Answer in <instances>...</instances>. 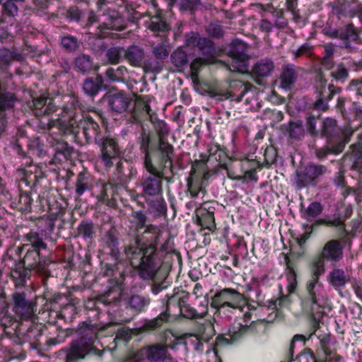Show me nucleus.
<instances>
[{"label":"nucleus","mask_w":362,"mask_h":362,"mask_svg":"<svg viewBox=\"0 0 362 362\" xmlns=\"http://www.w3.org/2000/svg\"><path fill=\"white\" fill-rule=\"evenodd\" d=\"M246 45L243 41L235 39L230 45L229 53L231 57L245 58Z\"/></svg>","instance_id":"56"},{"label":"nucleus","mask_w":362,"mask_h":362,"mask_svg":"<svg viewBox=\"0 0 362 362\" xmlns=\"http://www.w3.org/2000/svg\"><path fill=\"white\" fill-rule=\"evenodd\" d=\"M327 172V168L323 165L308 163L306 166L296 170L295 178L296 187L302 189L309 185H316Z\"/></svg>","instance_id":"7"},{"label":"nucleus","mask_w":362,"mask_h":362,"mask_svg":"<svg viewBox=\"0 0 362 362\" xmlns=\"http://www.w3.org/2000/svg\"><path fill=\"white\" fill-rule=\"evenodd\" d=\"M30 107L36 117L49 116L57 110L52 100L45 97L33 98Z\"/></svg>","instance_id":"24"},{"label":"nucleus","mask_w":362,"mask_h":362,"mask_svg":"<svg viewBox=\"0 0 362 362\" xmlns=\"http://www.w3.org/2000/svg\"><path fill=\"white\" fill-rule=\"evenodd\" d=\"M18 13V8L13 0H0V23L6 18H13Z\"/></svg>","instance_id":"40"},{"label":"nucleus","mask_w":362,"mask_h":362,"mask_svg":"<svg viewBox=\"0 0 362 362\" xmlns=\"http://www.w3.org/2000/svg\"><path fill=\"white\" fill-rule=\"evenodd\" d=\"M96 235V228L91 220L85 219L80 222L74 231L75 238H81L84 241L92 242Z\"/></svg>","instance_id":"30"},{"label":"nucleus","mask_w":362,"mask_h":362,"mask_svg":"<svg viewBox=\"0 0 362 362\" xmlns=\"http://www.w3.org/2000/svg\"><path fill=\"white\" fill-rule=\"evenodd\" d=\"M168 300L164 306V310L156 317L146 320L141 327L143 332H151L160 329L164 324L168 323L171 317L170 313V299L171 297L167 296Z\"/></svg>","instance_id":"21"},{"label":"nucleus","mask_w":362,"mask_h":362,"mask_svg":"<svg viewBox=\"0 0 362 362\" xmlns=\"http://www.w3.org/2000/svg\"><path fill=\"white\" fill-rule=\"evenodd\" d=\"M103 83V79L100 75H97L95 78L87 77L82 83V88L87 95L93 97L102 89Z\"/></svg>","instance_id":"36"},{"label":"nucleus","mask_w":362,"mask_h":362,"mask_svg":"<svg viewBox=\"0 0 362 362\" xmlns=\"http://www.w3.org/2000/svg\"><path fill=\"white\" fill-rule=\"evenodd\" d=\"M274 69V63L270 58L265 57L256 62L251 73L255 77L264 78L270 76Z\"/></svg>","instance_id":"32"},{"label":"nucleus","mask_w":362,"mask_h":362,"mask_svg":"<svg viewBox=\"0 0 362 362\" xmlns=\"http://www.w3.org/2000/svg\"><path fill=\"white\" fill-rule=\"evenodd\" d=\"M350 66V62L338 63L331 71V77L337 81L344 82L349 78Z\"/></svg>","instance_id":"49"},{"label":"nucleus","mask_w":362,"mask_h":362,"mask_svg":"<svg viewBox=\"0 0 362 362\" xmlns=\"http://www.w3.org/2000/svg\"><path fill=\"white\" fill-rule=\"evenodd\" d=\"M243 300V296L233 288H223L216 291L211 298V306L216 310V313L221 315L230 309L240 308V303Z\"/></svg>","instance_id":"6"},{"label":"nucleus","mask_w":362,"mask_h":362,"mask_svg":"<svg viewBox=\"0 0 362 362\" xmlns=\"http://www.w3.org/2000/svg\"><path fill=\"white\" fill-rule=\"evenodd\" d=\"M332 13L338 19L343 16L353 18L355 16L362 18V4L356 0H336L332 3Z\"/></svg>","instance_id":"16"},{"label":"nucleus","mask_w":362,"mask_h":362,"mask_svg":"<svg viewBox=\"0 0 362 362\" xmlns=\"http://www.w3.org/2000/svg\"><path fill=\"white\" fill-rule=\"evenodd\" d=\"M140 139V147L145 154L144 163L150 160L156 164H160L165 167V164L170 163L169 168L173 170L172 160L174 154V147L168 141H159L156 138L153 139L149 133L143 130Z\"/></svg>","instance_id":"4"},{"label":"nucleus","mask_w":362,"mask_h":362,"mask_svg":"<svg viewBox=\"0 0 362 362\" xmlns=\"http://www.w3.org/2000/svg\"><path fill=\"white\" fill-rule=\"evenodd\" d=\"M144 49L136 45H132L127 48L124 47L123 58L131 66L134 67H141L146 59H145Z\"/></svg>","instance_id":"25"},{"label":"nucleus","mask_w":362,"mask_h":362,"mask_svg":"<svg viewBox=\"0 0 362 362\" xmlns=\"http://www.w3.org/2000/svg\"><path fill=\"white\" fill-rule=\"evenodd\" d=\"M344 247L338 240L327 241L312 262L313 276L306 285V293L301 300L303 311L315 319L321 316L324 303V289L319 277L325 272V262H338L343 258Z\"/></svg>","instance_id":"2"},{"label":"nucleus","mask_w":362,"mask_h":362,"mask_svg":"<svg viewBox=\"0 0 362 362\" xmlns=\"http://www.w3.org/2000/svg\"><path fill=\"white\" fill-rule=\"evenodd\" d=\"M76 193L78 196H81L86 191L91 188V184L89 177L84 173H80L76 178L75 183Z\"/></svg>","instance_id":"52"},{"label":"nucleus","mask_w":362,"mask_h":362,"mask_svg":"<svg viewBox=\"0 0 362 362\" xmlns=\"http://www.w3.org/2000/svg\"><path fill=\"white\" fill-rule=\"evenodd\" d=\"M226 67L230 71H244L246 69L245 58L232 57L231 64H225Z\"/></svg>","instance_id":"64"},{"label":"nucleus","mask_w":362,"mask_h":362,"mask_svg":"<svg viewBox=\"0 0 362 362\" xmlns=\"http://www.w3.org/2000/svg\"><path fill=\"white\" fill-rule=\"evenodd\" d=\"M122 296V282L117 281L116 285L97 296L101 303L106 305L117 306L121 303Z\"/></svg>","instance_id":"27"},{"label":"nucleus","mask_w":362,"mask_h":362,"mask_svg":"<svg viewBox=\"0 0 362 362\" xmlns=\"http://www.w3.org/2000/svg\"><path fill=\"white\" fill-rule=\"evenodd\" d=\"M323 206L319 202H314L309 204L304 213L305 218L309 221H313L317 216L321 214Z\"/></svg>","instance_id":"58"},{"label":"nucleus","mask_w":362,"mask_h":362,"mask_svg":"<svg viewBox=\"0 0 362 362\" xmlns=\"http://www.w3.org/2000/svg\"><path fill=\"white\" fill-rule=\"evenodd\" d=\"M214 160L218 162V167L219 168L227 170L228 177H232L229 172V168L233 164V161L223 151L216 148L215 152L213 154H210L209 156L207 162L209 163Z\"/></svg>","instance_id":"45"},{"label":"nucleus","mask_w":362,"mask_h":362,"mask_svg":"<svg viewBox=\"0 0 362 362\" xmlns=\"http://www.w3.org/2000/svg\"><path fill=\"white\" fill-rule=\"evenodd\" d=\"M103 327L91 320H86L79 323L76 329V333L80 338L72 341L66 348V353L65 362H78L86 358L88 355L93 354L102 356L103 351L94 346L98 332Z\"/></svg>","instance_id":"3"},{"label":"nucleus","mask_w":362,"mask_h":362,"mask_svg":"<svg viewBox=\"0 0 362 362\" xmlns=\"http://www.w3.org/2000/svg\"><path fill=\"white\" fill-rule=\"evenodd\" d=\"M252 86L249 83H243L239 80H233L229 84V88L226 93V98L231 100L239 102L243 95L252 88Z\"/></svg>","instance_id":"29"},{"label":"nucleus","mask_w":362,"mask_h":362,"mask_svg":"<svg viewBox=\"0 0 362 362\" xmlns=\"http://www.w3.org/2000/svg\"><path fill=\"white\" fill-rule=\"evenodd\" d=\"M202 37L197 32L191 31L185 35L184 45L190 49H194L199 45Z\"/></svg>","instance_id":"60"},{"label":"nucleus","mask_w":362,"mask_h":362,"mask_svg":"<svg viewBox=\"0 0 362 362\" xmlns=\"http://www.w3.org/2000/svg\"><path fill=\"white\" fill-rule=\"evenodd\" d=\"M298 77V68L292 64H284L276 83L281 88L290 90L295 85Z\"/></svg>","instance_id":"20"},{"label":"nucleus","mask_w":362,"mask_h":362,"mask_svg":"<svg viewBox=\"0 0 362 362\" xmlns=\"http://www.w3.org/2000/svg\"><path fill=\"white\" fill-rule=\"evenodd\" d=\"M134 362H140L146 358L148 362H172L173 358L168 351V345L163 343H155L145 346L134 355Z\"/></svg>","instance_id":"10"},{"label":"nucleus","mask_w":362,"mask_h":362,"mask_svg":"<svg viewBox=\"0 0 362 362\" xmlns=\"http://www.w3.org/2000/svg\"><path fill=\"white\" fill-rule=\"evenodd\" d=\"M148 209L155 216H165L167 212V204L161 197L146 201Z\"/></svg>","instance_id":"46"},{"label":"nucleus","mask_w":362,"mask_h":362,"mask_svg":"<svg viewBox=\"0 0 362 362\" xmlns=\"http://www.w3.org/2000/svg\"><path fill=\"white\" fill-rule=\"evenodd\" d=\"M12 310L19 318L28 320L35 315L37 308L36 298H29L25 292L12 294Z\"/></svg>","instance_id":"13"},{"label":"nucleus","mask_w":362,"mask_h":362,"mask_svg":"<svg viewBox=\"0 0 362 362\" xmlns=\"http://www.w3.org/2000/svg\"><path fill=\"white\" fill-rule=\"evenodd\" d=\"M151 53L153 58L145 60L143 70L145 73H158L163 69V62L169 57L170 50L167 45L159 42L152 46Z\"/></svg>","instance_id":"14"},{"label":"nucleus","mask_w":362,"mask_h":362,"mask_svg":"<svg viewBox=\"0 0 362 362\" xmlns=\"http://www.w3.org/2000/svg\"><path fill=\"white\" fill-rule=\"evenodd\" d=\"M83 17V12L76 6H70L66 13V18L69 21L79 22Z\"/></svg>","instance_id":"62"},{"label":"nucleus","mask_w":362,"mask_h":362,"mask_svg":"<svg viewBox=\"0 0 362 362\" xmlns=\"http://www.w3.org/2000/svg\"><path fill=\"white\" fill-rule=\"evenodd\" d=\"M123 47H112L107 49L105 57L110 64H116L119 62L120 59L123 57Z\"/></svg>","instance_id":"59"},{"label":"nucleus","mask_w":362,"mask_h":362,"mask_svg":"<svg viewBox=\"0 0 362 362\" xmlns=\"http://www.w3.org/2000/svg\"><path fill=\"white\" fill-rule=\"evenodd\" d=\"M206 33L210 37L216 39L223 37L225 34L222 25L217 22L211 23L206 28Z\"/></svg>","instance_id":"61"},{"label":"nucleus","mask_w":362,"mask_h":362,"mask_svg":"<svg viewBox=\"0 0 362 362\" xmlns=\"http://www.w3.org/2000/svg\"><path fill=\"white\" fill-rule=\"evenodd\" d=\"M81 127L87 143L94 141L97 144L98 140L103 136L99 124L91 117L86 116L83 119H79L78 127Z\"/></svg>","instance_id":"22"},{"label":"nucleus","mask_w":362,"mask_h":362,"mask_svg":"<svg viewBox=\"0 0 362 362\" xmlns=\"http://www.w3.org/2000/svg\"><path fill=\"white\" fill-rule=\"evenodd\" d=\"M211 59H209L206 57H197L194 58L189 64L190 71L192 73V76L194 78L196 77L197 74L205 67L206 65L209 64Z\"/></svg>","instance_id":"57"},{"label":"nucleus","mask_w":362,"mask_h":362,"mask_svg":"<svg viewBox=\"0 0 362 362\" xmlns=\"http://www.w3.org/2000/svg\"><path fill=\"white\" fill-rule=\"evenodd\" d=\"M194 170H192L189 177L187 178V191L189 192L192 199H196L202 195L204 197L206 193V187L204 185V180L206 175H204L202 178L194 177Z\"/></svg>","instance_id":"31"},{"label":"nucleus","mask_w":362,"mask_h":362,"mask_svg":"<svg viewBox=\"0 0 362 362\" xmlns=\"http://www.w3.org/2000/svg\"><path fill=\"white\" fill-rule=\"evenodd\" d=\"M108 106L115 113L126 112L132 103V99L123 92L109 93L105 95Z\"/></svg>","instance_id":"23"},{"label":"nucleus","mask_w":362,"mask_h":362,"mask_svg":"<svg viewBox=\"0 0 362 362\" xmlns=\"http://www.w3.org/2000/svg\"><path fill=\"white\" fill-rule=\"evenodd\" d=\"M321 136L327 139V144H339L346 140V144L349 142L354 133L350 127H345L341 129L338 127L337 121L332 118H326L323 121L321 129Z\"/></svg>","instance_id":"11"},{"label":"nucleus","mask_w":362,"mask_h":362,"mask_svg":"<svg viewBox=\"0 0 362 362\" xmlns=\"http://www.w3.org/2000/svg\"><path fill=\"white\" fill-rule=\"evenodd\" d=\"M115 192V187L111 183H102L97 199L100 202L110 205L112 197Z\"/></svg>","instance_id":"51"},{"label":"nucleus","mask_w":362,"mask_h":362,"mask_svg":"<svg viewBox=\"0 0 362 362\" xmlns=\"http://www.w3.org/2000/svg\"><path fill=\"white\" fill-rule=\"evenodd\" d=\"M346 140L340 141L339 144H327V145L317 148L315 151L316 156L322 160L329 154H339L342 152L346 145Z\"/></svg>","instance_id":"42"},{"label":"nucleus","mask_w":362,"mask_h":362,"mask_svg":"<svg viewBox=\"0 0 362 362\" xmlns=\"http://www.w3.org/2000/svg\"><path fill=\"white\" fill-rule=\"evenodd\" d=\"M60 45L67 53H75L80 49L81 42L78 37L66 34L61 37Z\"/></svg>","instance_id":"47"},{"label":"nucleus","mask_w":362,"mask_h":362,"mask_svg":"<svg viewBox=\"0 0 362 362\" xmlns=\"http://www.w3.org/2000/svg\"><path fill=\"white\" fill-rule=\"evenodd\" d=\"M41 335L42 330L39 326L28 321L25 323L23 322L17 330V337L30 344H38Z\"/></svg>","instance_id":"26"},{"label":"nucleus","mask_w":362,"mask_h":362,"mask_svg":"<svg viewBox=\"0 0 362 362\" xmlns=\"http://www.w3.org/2000/svg\"><path fill=\"white\" fill-rule=\"evenodd\" d=\"M327 79L322 71H320L316 76V89L317 98L313 105V109L317 111H326L329 106L327 102L330 100L335 94L339 93L341 88L333 84L327 86Z\"/></svg>","instance_id":"8"},{"label":"nucleus","mask_w":362,"mask_h":362,"mask_svg":"<svg viewBox=\"0 0 362 362\" xmlns=\"http://www.w3.org/2000/svg\"><path fill=\"white\" fill-rule=\"evenodd\" d=\"M318 339L320 340V347L323 351L325 354V358L327 357V360L330 361L332 358H338L339 356L335 351V350L332 349L329 345L331 340V334L330 333H325L318 336Z\"/></svg>","instance_id":"48"},{"label":"nucleus","mask_w":362,"mask_h":362,"mask_svg":"<svg viewBox=\"0 0 362 362\" xmlns=\"http://www.w3.org/2000/svg\"><path fill=\"white\" fill-rule=\"evenodd\" d=\"M340 30V39L349 42L350 40L355 41L358 37V33L353 24L349 23L345 26L339 28Z\"/></svg>","instance_id":"55"},{"label":"nucleus","mask_w":362,"mask_h":362,"mask_svg":"<svg viewBox=\"0 0 362 362\" xmlns=\"http://www.w3.org/2000/svg\"><path fill=\"white\" fill-rule=\"evenodd\" d=\"M349 280L344 269L339 268H334L327 276L329 284L336 289L344 287Z\"/></svg>","instance_id":"39"},{"label":"nucleus","mask_w":362,"mask_h":362,"mask_svg":"<svg viewBox=\"0 0 362 362\" xmlns=\"http://www.w3.org/2000/svg\"><path fill=\"white\" fill-rule=\"evenodd\" d=\"M214 211V206H209V203H204L195 211L196 223L203 228L214 231L216 229Z\"/></svg>","instance_id":"18"},{"label":"nucleus","mask_w":362,"mask_h":362,"mask_svg":"<svg viewBox=\"0 0 362 362\" xmlns=\"http://www.w3.org/2000/svg\"><path fill=\"white\" fill-rule=\"evenodd\" d=\"M22 324L23 322L15 320L11 315L0 320V326L8 334H16L17 336V330Z\"/></svg>","instance_id":"53"},{"label":"nucleus","mask_w":362,"mask_h":362,"mask_svg":"<svg viewBox=\"0 0 362 362\" xmlns=\"http://www.w3.org/2000/svg\"><path fill=\"white\" fill-rule=\"evenodd\" d=\"M178 305L180 310V313L186 318L195 319L202 317L203 315L199 313L194 308L187 303L183 298H180L178 301Z\"/></svg>","instance_id":"54"},{"label":"nucleus","mask_w":362,"mask_h":362,"mask_svg":"<svg viewBox=\"0 0 362 362\" xmlns=\"http://www.w3.org/2000/svg\"><path fill=\"white\" fill-rule=\"evenodd\" d=\"M53 147L55 151L54 159L59 161L71 158L74 151L73 147L70 146L66 142L62 141H57Z\"/></svg>","instance_id":"44"},{"label":"nucleus","mask_w":362,"mask_h":362,"mask_svg":"<svg viewBox=\"0 0 362 362\" xmlns=\"http://www.w3.org/2000/svg\"><path fill=\"white\" fill-rule=\"evenodd\" d=\"M61 116H68V119H50L47 123L48 129L56 127L58 129L60 134L64 135L73 136L75 141H76L77 134L78 133V116L70 110L67 107H63Z\"/></svg>","instance_id":"9"},{"label":"nucleus","mask_w":362,"mask_h":362,"mask_svg":"<svg viewBox=\"0 0 362 362\" xmlns=\"http://www.w3.org/2000/svg\"><path fill=\"white\" fill-rule=\"evenodd\" d=\"M162 235L158 226H146L136 232L134 245L124 247V252L139 277L149 278L162 265L157 245Z\"/></svg>","instance_id":"1"},{"label":"nucleus","mask_w":362,"mask_h":362,"mask_svg":"<svg viewBox=\"0 0 362 362\" xmlns=\"http://www.w3.org/2000/svg\"><path fill=\"white\" fill-rule=\"evenodd\" d=\"M102 23L99 25L101 30H123L126 28V23L120 13L114 9L105 10L103 14Z\"/></svg>","instance_id":"17"},{"label":"nucleus","mask_w":362,"mask_h":362,"mask_svg":"<svg viewBox=\"0 0 362 362\" xmlns=\"http://www.w3.org/2000/svg\"><path fill=\"white\" fill-rule=\"evenodd\" d=\"M172 64L178 71H182L189 64L188 54L179 47L175 49L170 55Z\"/></svg>","instance_id":"34"},{"label":"nucleus","mask_w":362,"mask_h":362,"mask_svg":"<svg viewBox=\"0 0 362 362\" xmlns=\"http://www.w3.org/2000/svg\"><path fill=\"white\" fill-rule=\"evenodd\" d=\"M151 303V300L148 296L140 293H133L127 298L126 306L134 313L139 314L143 313Z\"/></svg>","instance_id":"28"},{"label":"nucleus","mask_w":362,"mask_h":362,"mask_svg":"<svg viewBox=\"0 0 362 362\" xmlns=\"http://www.w3.org/2000/svg\"><path fill=\"white\" fill-rule=\"evenodd\" d=\"M40 251L34 249H28L22 263L23 267L33 269V271L41 275L43 277L42 283L45 286L47 278L51 276L49 266L52 262L46 257H40Z\"/></svg>","instance_id":"12"},{"label":"nucleus","mask_w":362,"mask_h":362,"mask_svg":"<svg viewBox=\"0 0 362 362\" xmlns=\"http://www.w3.org/2000/svg\"><path fill=\"white\" fill-rule=\"evenodd\" d=\"M132 216L136 221V232L146 227L147 216L142 211H133Z\"/></svg>","instance_id":"63"},{"label":"nucleus","mask_w":362,"mask_h":362,"mask_svg":"<svg viewBox=\"0 0 362 362\" xmlns=\"http://www.w3.org/2000/svg\"><path fill=\"white\" fill-rule=\"evenodd\" d=\"M45 236V235L43 230L37 231L31 230L24 237V239L28 242V244H25L23 247L25 248L28 245H30L34 250H45L47 248V244L44 241Z\"/></svg>","instance_id":"33"},{"label":"nucleus","mask_w":362,"mask_h":362,"mask_svg":"<svg viewBox=\"0 0 362 362\" xmlns=\"http://www.w3.org/2000/svg\"><path fill=\"white\" fill-rule=\"evenodd\" d=\"M146 173H144L139 179V185L142 188V194L148 197H158L163 193V180L165 178L168 182L170 179L165 177L164 170L167 168L160 164H156L150 160L144 163Z\"/></svg>","instance_id":"5"},{"label":"nucleus","mask_w":362,"mask_h":362,"mask_svg":"<svg viewBox=\"0 0 362 362\" xmlns=\"http://www.w3.org/2000/svg\"><path fill=\"white\" fill-rule=\"evenodd\" d=\"M160 267H159L149 278L140 277L143 280L152 281L151 284V291L153 295H158L159 293L165 290L169 286L168 283L165 281V276L160 277Z\"/></svg>","instance_id":"37"},{"label":"nucleus","mask_w":362,"mask_h":362,"mask_svg":"<svg viewBox=\"0 0 362 362\" xmlns=\"http://www.w3.org/2000/svg\"><path fill=\"white\" fill-rule=\"evenodd\" d=\"M151 115V109L148 104L147 97L138 96L135 100V106L132 116L135 121H139L141 117Z\"/></svg>","instance_id":"38"},{"label":"nucleus","mask_w":362,"mask_h":362,"mask_svg":"<svg viewBox=\"0 0 362 362\" xmlns=\"http://www.w3.org/2000/svg\"><path fill=\"white\" fill-rule=\"evenodd\" d=\"M288 136L294 140H302L305 136V129L301 120L290 121L285 127Z\"/></svg>","instance_id":"43"},{"label":"nucleus","mask_w":362,"mask_h":362,"mask_svg":"<svg viewBox=\"0 0 362 362\" xmlns=\"http://www.w3.org/2000/svg\"><path fill=\"white\" fill-rule=\"evenodd\" d=\"M73 66L76 72L83 75L95 73L99 69V66L95 62L93 57L85 53H81L74 59Z\"/></svg>","instance_id":"19"},{"label":"nucleus","mask_w":362,"mask_h":362,"mask_svg":"<svg viewBox=\"0 0 362 362\" xmlns=\"http://www.w3.org/2000/svg\"><path fill=\"white\" fill-rule=\"evenodd\" d=\"M147 28L154 33H165L168 31L170 28L167 23L163 13L160 10H157L155 16H152L149 21L146 22Z\"/></svg>","instance_id":"35"},{"label":"nucleus","mask_w":362,"mask_h":362,"mask_svg":"<svg viewBox=\"0 0 362 362\" xmlns=\"http://www.w3.org/2000/svg\"><path fill=\"white\" fill-rule=\"evenodd\" d=\"M97 144L100 146L101 158L105 165L112 166L113 160L119 158L122 153L117 139L110 136H103Z\"/></svg>","instance_id":"15"},{"label":"nucleus","mask_w":362,"mask_h":362,"mask_svg":"<svg viewBox=\"0 0 362 362\" xmlns=\"http://www.w3.org/2000/svg\"><path fill=\"white\" fill-rule=\"evenodd\" d=\"M306 313L308 314V313ZM323 314H324V308L323 307H322V313L321 314V316L317 319H315L311 314L308 313V315H310L312 317V318L313 319V320L315 321L314 331L309 335L308 339L304 335H302V334H296L293 336V337L292 338V339L290 342L289 349H288V355H289L288 361H293V354H294V349H295V346H296V342L301 341L303 343V345H304L305 344V341L315 333L317 328L319 326L318 322L320 320V318L322 317Z\"/></svg>","instance_id":"41"},{"label":"nucleus","mask_w":362,"mask_h":362,"mask_svg":"<svg viewBox=\"0 0 362 362\" xmlns=\"http://www.w3.org/2000/svg\"><path fill=\"white\" fill-rule=\"evenodd\" d=\"M197 48L204 57L209 59H212L216 53L215 43L208 37H202Z\"/></svg>","instance_id":"50"}]
</instances>
